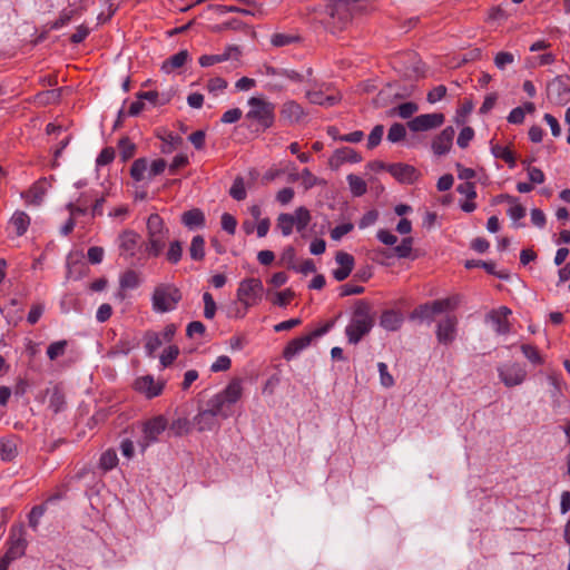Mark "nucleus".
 I'll return each instance as SVG.
<instances>
[{"label":"nucleus","instance_id":"1","mask_svg":"<svg viewBox=\"0 0 570 570\" xmlns=\"http://www.w3.org/2000/svg\"><path fill=\"white\" fill-rule=\"evenodd\" d=\"M375 324L372 305L365 299L354 302L350 323L345 327V335L350 344L356 345L366 336Z\"/></svg>","mask_w":570,"mask_h":570},{"label":"nucleus","instance_id":"2","mask_svg":"<svg viewBox=\"0 0 570 570\" xmlns=\"http://www.w3.org/2000/svg\"><path fill=\"white\" fill-rule=\"evenodd\" d=\"M249 110L245 118L255 127L256 131L269 129L275 121V105L263 98L252 97L248 99Z\"/></svg>","mask_w":570,"mask_h":570},{"label":"nucleus","instance_id":"3","mask_svg":"<svg viewBox=\"0 0 570 570\" xmlns=\"http://www.w3.org/2000/svg\"><path fill=\"white\" fill-rule=\"evenodd\" d=\"M183 295L178 287L173 284H159L151 295L153 309L157 313H167L176 309Z\"/></svg>","mask_w":570,"mask_h":570},{"label":"nucleus","instance_id":"4","mask_svg":"<svg viewBox=\"0 0 570 570\" xmlns=\"http://www.w3.org/2000/svg\"><path fill=\"white\" fill-rule=\"evenodd\" d=\"M312 220L311 212L304 207H297L294 214L282 213L276 219V227L283 236H289L293 228L296 227L298 233L304 232Z\"/></svg>","mask_w":570,"mask_h":570},{"label":"nucleus","instance_id":"5","mask_svg":"<svg viewBox=\"0 0 570 570\" xmlns=\"http://www.w3.org/2000/svg\"><path fill=\"white\" fill-rule=\"evenodd\" d=\"M460 299L458 296H450L442 299H435L419 305L412 312V318L432 322L435 315L444 312L454 311L459 306Z\"/></svg>","mask_w":570,"mask_h":570},{"label":"nucleus","instance_id":"6","mask_svg":"<svg viewBox=\"0 0 570 570\" xmlns=\"http://www.w3.org/2000/svg\"><path fill=\"white\" fill-rule=\"evenodd\" d=\"M168 429V420L159 414L141 424V438L138 440L140 452L144 453L150 445L159 442L160 435Z\"/></svg>","mask_w":570,"mask_h":570},{"label":"nucleus","instance_id":"7","mask_svg":"<svg viewBox=\"0 0 570 570\" xmlns=\"http://www.w3.org/2000/svg\"><path fill=\"white\" fill-rule=\"evenodd\" d=\"M334 322H327L321 327L312 331L308 334L302 335L299 337H295L292 341L287 343L283 351V357L286 361L293 360L295 356H297L302 351L307 348L313 340L321 337L330 332V330L333 327Z\"/></svg>","mask_w":570,"mask_h":570},{"label":"nucleus","instance_id":"8","mask_svg":"<svg viewBox=\"0 0 570 570\" xmlns=\"http://www.w3.org/2000/svg\"><path fill=\"white\" fill-rule=\"evenodd\" d=\"M264 286L259 278H245L237 288V299L246 307L256 305L263 296Z\"/></svg>","mask_w":570,"mask_h":570},{"label":"nucleus","instance_id":"9","mask_svg":"<svg viewBox=\"0 0 570 570\" xmlns=\"http://www.w3.org/2000/svg\"><path fill=\"white\" fill-rule=\"evenodd\" d=\"M500 381L507 387H514L523 384L527 380L528 372L525 366L518 362H508L497 367Z\"/></svg>","mask_w":570,"mask_h":570},{"label":"nucleus","instance_id":"10","mask_svg":"<svg viewBox=\"0 0 570 570\" xmlns=\"http://www.w3.org/2000/svg\"><path fill=\"white\" fill-rule=\"evenodd\" d=\"M140 236L135 230L127 229L119 234L117 238L119 256L135 265L139 249Z\"/></svg>","mask_w":570,"mask_h":570},{"label":"nucleus","instance_id":"11","mask_svg":"<svg viewBox=\"0 0 570 570\" xmlns=\"http://www.w3.org/2000/svg\"><path fill=\"white\" fill-rule=\"evenodd\" d=\"M8 544L9 547L6 552L8 559L13 561L24 554L28 542L26 540V530L23 524H14L11 527Z\"/></svg>","mask_w":570,"mask_h":570},{"label":"nucleus","instance_id":"12","mask_svg":"<svg viewBox=\"0 0 570 570\" xmlns=\"http://www.w3.org/2000/svg\"><path fill=\"white\" fill-rule=\"evenodd\" d=\"M547 94L551 101L564 106L570 101V80L569 78L556 77L548 83Z\"/></svg>","mask_w":570,"mask_h":570},{"label":"nucleus","instance_id":"13","mask_svg":"<svg viewBox=\"0 0 570 570\" xmlns=\"http://www.w3.org/2000/svg\"><path fill=\"white\" fill-rule=\"evenodd\" d=\"M458 317L455 315H445L436 324V340L442 345L452 344L458 334Z\"/></svg>","mask_w":570,"mask_h":570},{"label":"nucleus","instance_id":"14","mask_svg":"<svg viewBox=\"0 0 570 570\" xmlns=\"http://www.w3.org/2000/svg\"><path fill=\"white\" fill-rule=\"evenodd\" d=\"M445 117L441 112L423 114L412 118L407 122L411 131H428L443 125Z\"/></svg>","mask_w":570,"mask_h":570},{"label":"nucleus","instance_id":"15","mask_svg":"<svg viewBox=\"0 0 570 570\" xmlns=\"http://www.w3.org/2000/svg\"><path fill=\"white\" fill-rule=\"evenodd\" d=\"M135 390L145 394L147 399H154L163 393L164 381H155L151 375L137 377L134 383Z\"/></svg>","mask_w":570,"mask_h":570},{"label":"nucleus","instance_id":"16","mask_svg":"<svg viewBox=\"0 0 570 570\" xmlns=\"http://www.w3.org/2000/svg\"><path fill=\"white\" fill-rule=\"evenodd\" d=\"M511 309L507 306H501L498 309H492L487 318L492 322L494 331L499 335H505L510 332V323L508 321L511 315Z\"/></svg>","mask_w":570,"mask_h":570},{"label":"nucleus","instance_id":"17","mask_svg":"<svg viewBox=\"0 0 570 570\" xmlns=\"http://www.w3.org/2000/svg\"><path fill=\"white\" fill-rule=\"evenodd\" d=\"M455 130L452 126L445 127L432 141V150L436 156L448 154L452 147Z\"/></svg>","mask_w":570,"mask_h":570},{"label":"nucleus","instance_id":"18","mask_svg":"<svg viewBox=\"0 0 570 570\" xmlns=\"http://www.w3.org/2000/svg\"><path fill=\"white\" fill-rule=\"evenodd\" d=\"M387 171L402 184H413L417 179V170L407 164L387 165Z\"/></svg>","mask_w":570,"mask_h":570},{"label":"nucleus","instance_id":"19","mask_svg":"<svg viewBox=\"0 0 570 570\" xmlns=\"http://www.w3.org/2000/svg\"><path fill=\"white\" fill-rule=\"evenodd\" d=\"M335 261L340 267L333 269L332 275L337 282L345 281L354 268V257L348 253L337 252Z\"/></svg>","mask_w":570,"mask_h":570},{"label":"nucleus","instance_id":"20","mask_svg":"<svg viewBox=\"0 0 570 570\" xmlns=\"http://www.w3.org/2000/svg\"><path fill=\"white\" fill-rule=\"evenodd\" d=\"M305 116L303 107L294 100H288L283 104L281 109V119L287 124L293 125Z\"/></svg>","mask_w":570,"mask_h":570},{"label":"nucleus","instance_id":"21","mask_svg":"<svg viewBox=\"0 0 570 570\" xmlns=\"http://www.w3.org/2000/svg\"><path fill=\"white\" fill-rule=\"evenodd\" d=\"M217 416H219V414L216 413L212 406H208L206 410L198 412L194 417V424L199 432L212 431L217 425Z\"/></svg>","mask_w":570,"mask_h":570},{"label":"nucleus","instance_id":"22","mask_svg":"<svg viewBox=\"0 0 570 570\" xmlns=\"http://www.w3.org/2000/svg\"><path fill=\"white\" fill-rule=\"evenodd\" d=\"M239 50L235 46H228L223 53L218 55H204L199 58V65L204 68L214 66L216 63H220L227 61L232 58L237 59L239 56Z\"/></svg>","mask_w":570,"mask_h":570},{"label":"nucleus","instance_id":"23","mask_svg":"<svg viewBox=\"0 0 570 570\" xmlns=\"http://www.w3.org/2000/svg\"><path fill=\"white\" fill-rule=\"evenodd\" d=\"M403 322L402 313L395 309H385L380 318V325L390 332L400 330Z\"/></svg>","mask_w":570,"mask_h":570},{"label":"nucleus","instance_id":"24","mask_svg":"<svg viewBox=\"0 0 570 570\" xmlns=\"http://www.w3.org/2000/svg\"><path fill=\"white\" fill-rule=\"evenodd\" d=\"M181 223L190 230L205 227L206 218L199 208L186 210L181 215Z\"/></svg>","mask_w":570,"mask_h":570},{"label":"nucleus","instance_id":"25","mask_svg":"<svg viewBox=\"0 0 570 570\" xmlns=\"http://www.w3.org/2000/svg\"><path fill=\"white\" fill-rule=\"evenodd\" d=\"M174 94L171 91L159 92L157 90L139 91L136 94L137 99L147 100L154 106H165L170 102Z\"/></svg>","mask_w":570,"mask_h":570},{"label":"nucleus","instance_id":"26","mask_svg":"<svg viewBox=\"0 0 570 570\" xmlns=\"http://www.w3.org/2000/svg\"><path fill=\"white\" fill-rule=\"evenodd\" d=\"M218 394L233 404H236L243 395V380L239 377L232 379L227 386Z\"/></svg>","mask_w":570,"mask_h":570},{"label":"nucleus","instance_id":"27","mask_svg":"<svg viewBox=\"0 0 570 570\" xmlns=\"http://www.w3.org/2000/svg\"><path fill=\"white\" fill-rule=\"evenodd\" d=\"M235 404L224 399L218 393L210 397L207 402V406H212L220 417L227 419L233 414L232 407Z\"/></svg>","mask_w":570,"mask_h":570},{"label":"nucleus","instance_id":"28","mask_svg":"<svg viewBox=\"0 0 570 570\" xmlns=\"http://www.w3.org/2000/svg\"><path fill=\"white\" fill-rule=\"evenodd\" d=\"M9 224L14 228L17 236H22L27 233L30 226V217L26 212L16 210L11 216Z\"/></svg>","mask_w":570,"mask_h":570},{"label":"nucleus","instance_id":"29","mask_svg":"<svg viewBox=\"0 0 570 570\" xmlns=\"http://www.w3.org/2000/svg\"><path fill=\"white\" fill-rule=\"evenodd\" d=\"M189 52L187 50H180L177 53L170 56L163 62L161 69L166 73L174 71L175 69L181 68L188 60Z\"/></svg>","mask_w":570,"mask_h":570},{"label":"nucleus","instance_id":"30","mask_svg":"<svg viewBox=\"0 0 570 570\" xmlns=\"http://www.w3.org/2000/svg\"><path fill=\"white\" fill-rule=\"evenodd\" d=\"M306 97L309 100V102L325 107L335 106L340 100L337 96H325L321 90H308L306 92Z\"/></svg>","mask_w":570,"mask_h":570},{"label":"nucleus","instance_id":"31","mask_svg":"<svg viewBox=\"0 0 570 570\" xmlns=\"http://www.w3.org/2000/svg\"><path fill=\"white\" fill-rule=\"evenodd\" d=\"M168 234L149 235L146 250L153 257H158L165 248Z\"/></svg>","mask_w":570,"mask_h":570},{"label":"nucleus","instance_id":"32","mask_svg":"<svg viewBox=\"0 0 570 570\" xmlns=\"http://www.w3.org/2000/svg\"><path fill=\"white\" fill-rule=\"evenodd\" d=\"M18 455L17 441L14 438L0 439V460L11 461Z\"/></svg>","mask_w":570,"mask_h":570},{"label":"nucleus","instance_id":"33","mask_svg":"<svg viewBox=\"0 0 570 570\" xmlns=\"http://www.w3.org/2000/svg\"><path fill=\"white\" fill-rule=\"evenodd\" d=\"M189 256L193 261L200 262L205 258V238L202 235H196L191 238L189 246Z\"/></svg>","mask_w":570,"mask_h":570},{"label":"nucleus","instance_id":"34","mask_svg":"<svg viewBox=\"0 0 570 570\" xmlns=\"http://www.w3.org/2000/svg\"><path fill=\"white\" fill-rule=\"evenodd\" d=\"M491 153L495 158L504 160L508 164L509 168L512 169L515 167L517 159L513 151L509 147L501 145H492Z\"/></svg>","mask_w":570,"mask_h":570},{"label":"nucleus","instance_id":"35","mask_svg":"<svg viewBox=\"0 0 570 570\" xmlns=\"http://www.w3.org/2000/svg\"><path fill=\"white\" fill-rule=\"evenodd\" d=\"M500 199H504L511 204L508 209V215L513 220H520L525 216V208L518 203V198L511 195L504 194L500 195Z\"/></svg>","mask_w":570,"mask_h":570},{"label":"nucleus","instance_id":"36","mask_svg":"<svg viewBox=\"0 0 570 570\" xmlns=\"http://www.w3.org/2000/svg\"><path fill=\"white\" fill-rule=\"evenodd\" d=\"M168 233L169 230L165 227L163 218L156 213L150 214L147 219V236Z\"/></svg>","mask_w":570,"mask_h":570},{"label":"nucleus","instance_id":"37","mask_svg":"<svg viewBox=\"0 0 570 570\" xmlns=\"http://www.w3.org/2000/svg\"><path fill=\"white\" fill-rule=\"evenodd\" d=\"M145 351L147 356L154 357L156 351L164 344L160 334L156 332H147L145 334Z\"/></svg>","mask_w":570,"mask_h":570},{"label":"nucleus","instance_id":"38","mask_svg":"<svg viewBox=\"0 0 570 570\" xmlns=\"http://www.w3.org/2000/svg\"><path fill=\"white\" fill-rule=\"evenodd\" d=\"M49 409L55 413H59L66 409V399L63 392L55 386L49 397Z\"/></svg>","mask_w":570,"mask_h":570},{"label":"nucleus","instance_id":"39","mask_svg":"<svg viewBox=\"0 0 570 570\" xmlns=\"http://www.w3.org/2000/svg\"><path fill=\"white\" fill-rule=\"evenodd\" d=\"M122 289H135L140 285L139 274L134 269H127L119 279Z\"/></svg>","mask_w":570,"mask_h":570},{"label":"nucleus","instance_id":"40","mask_svg":"<svg viewBox=\"0 0 570 570\" xmlns=\"http://www.w3.org/2000/svg\"><path fill=\"white\" fill-rule=\"evenodd\" d=\"M414 239L411 236L402 238L399 245L393 247V254L397 258H410L413 249Z\"/></svg>","mask_w":570,"mask_h":570},{"label":"nucleus","instance_id":"41","mask_svg":"<svg viewBox=\"0 0 570 570\" xmlns=\"http://www.w3.org/2000/svg\"><path fill=\"white\" fill-rule=\"evenodd\" d=\"M346 179L353 196L361 197L366 193L367 186L363 178L357 175L350 174Z\"/></svg>","mask_w":570,"mask_h":570},{"label":"nucleus","instance_id":"42","mask_svg":"<svg viewBox=\"0 0 570 570\" xmlns=\"http://www.w3.org/2000/svg\"><path fill=\"white\" fill-rule=\"evenodd\" d=\"M148 170V161L146 158L136 159L130 168V176L136 181L145 179V174Z\"/></svg>","mask_w":570,"mask_h":570},{"label":"nucleus","instance_id":"43","mask_svg":"<svg viewBox=\"0 0 570 570\" xmlns=\"http://www.w3.org/2000/svg\"><path fill=\"white\" fill-rule=\"evenodd\" d=\"M183 257V244L180 240H173L169 243L168 250L166 253V259L168 263L176 265Z\"/></svg>","mask_w":570,"mask_h":570},{"label":"nucleus","instance_id":"44","mask_svg":"<svg viewBox=\"0 0 570 570\" xmlns=\"http://www.w3.org/2000/svg\"><path fill=\"white\" fill-rule=\"evenodd\" d=\"M335 156L342 163L346 161L351 164H356L362 160L361 155L355 149L350 147L337 149Z\"/></svg>","mask_w":570,"mask_h":570},{"label":"nucleus","instance_id":"45","mask_svg":"<svg viewBox=\"0 0 570 570\" xmlns=\"http://www.w3.org/2000/svg\"><path fill=\"white\" fill-rule=\"evenodd\" d=\"M520 348L524 357L528 358L530 363L533 365L543 364V357L534 345L522 344Z\"/></svg>","mask_w":570,"mask_h":570},{"label":"nucleus","instance_id":"46","mask_svg":"<svg viewBox=\"0 0 570 570\" xmlns=\"http://www.w3.org/2000/svg\"><path fill=\"white\" fill-rule=\"evenodd\" d=\"M118 464V458L115 450H107L105 451L99 460V466L104 471H110Z\"/></svg>","mask_w":570,"mask_h":570},{"label":"nucleus","instance_id":"47","mask_svg":"<svg viewBox=\"0 0 570 570\" xmlns=\"http://www.w3.org/2000/svg\"><path fill=\"white\" fill-rule=\"evenodd\" d=\"M168 428L175 436H181L190 431V422L186 417H178Z\"/></svg>","mask_w":570,"mask_h":570},{"label":"nucleus","instance_id":"48","mask_svg":"<svg viewBox=\"0 0 570 570\" xmlns=\"http://www.w3.org/2000/svg\"><path fill=\"white\" fill-rule=\"evenodd\" d=\"M118 148L122 160L127 161L134 156L136 145L128 137H122L119 139Z\"/></svg>","mask_w":570,"mask_h":570},{"label":"nucleus","instance_id":"49","mask_svg":"<svg viewBox=\"0 0 570 570\" xmlns=\"http://www.w3.org/2000/svg\"><path fill=\"white\" fill-rule=\"evenodd\" d=\"M229 195L235 200H238V202L244 200L246 198L247 193H246L245 183H244L243 177L238 176L234 179L233 185L229 189Z\"/></svg>","mask_w":570,"mask_h":570},{"label":"nucleus","instance_id":"50","mask_svg":"<svg viewBox=\"0 0 570 570\" xmlns=\"http://www.w3.org/2000/svg\"><path fill=\"white\" fill-rule=\"evenodd\" d=\"M68 342L66 340L56 341L48 346L47 356L50 361H55L65 354Z\"/></svg>","mask_w":570,"mask_h":570},{"label":"nucleus","instance_id":"51","mask_svg":"<svg viewBox=\"0 0 570 570\" xmlns=\"http://www.w3.org/2000/svg\"><path fill=\"white\" fill-rule=\"evenodd\" d=\"M405 136H406L405 126L400 122H395L389 129L387 140L395 144V142L403 140L405 138Z\"/></svg>","mask_w":570,"mask_h":570},{"label":"nucleus","instance_id":"52","mask_svg":"<svg viewBox=\"0 0 570 570\" xmlns=\"http://www.w3.org/2000/svg\"><path fill=\"white\" fill-rule=\"evenodd\" d=\"M179 355V348L176 345H169L161 353L159 361L163 367H168Z\"/></svg>","mask_w":570,"mask_h":570},{"label":"nucleus","instance_id":"53","mask_svg":"<svg viewBox=\"0 0 570 570\" xmlns=\"http://www.w3.org/2000/svg\"><path fill=\"white\" fill-rule=\"evenodd\" d=\"M204 301V316L207 320H213L216 315L217 306L213 295L209 292L203 294Z\"/></svg>","mask_w":570,"mask_h":570},{"label":"nucleus","instance_id":"54","mask_svg":"<svg viewBox=\"0 0 570 570\" xmlns=\"http://www.w3.org/2000/svg\"><path fill=\"white\" fill-rule=\"evenodd\" d=\"M60 89H50L37 95V101L42 105L56 104L60 99Z\"/></svg>","mask_w":570,"mask_h":570},{"label":"nucleus","instance_id":"55","mask_svg":"<svg viewBox=\"0 0 570 570\" xmlns=\"http://www.w3.org/2000/svg\"><path fill=\"white\" fill-rule=\"evenodd\" d=\"M46 505L45 504H38V505H35L31 511L29 512L28 514V520H29V525L30 528H32L35 531L38 529V525L40 523V519L42 518V515L45 514L46 512Z\"/></svg>","mask_w":570,"mask_h":570},{"label":"nucleus","instance_id":"56","mask_svg":"<svg viewBox=\"0 0 570 570\" xmlns=\"http://www.w3.org/2000/svg\"><path fill=\"white\" fill-rule=\"evenodd\" d=\"M377 370L380 373L381 385L386 389L392 387L395 382H394L393 376L389 373L387 365L384 362H379Z\"/></svg>","mask_w":570,"mask_h":570},{"label":"nucleus","instance_id":"57","mask_svg":"<svg viewBox=\"0 0 570 570\" xmlns=\"http://www.w3.org/2000/svg\"><path fill=\"white\" fill-rule=\"evenodd\" d=\"M383 134H384L383 125L374 126L368 135V138H367V148L373 149L376 146H379L382 140Z\"/></svg>","mask_w":570,"mask_h":570},{"label":"nucleus","instance_id":"58","mask_svg":"<svg viewBox=\"0 0 570 570\" xmlns=\"http://www.w3.org/2000/svg\"><path fill=\"white\" fill-rule=\"evenodd\" d=\"M298 41V37L285 33H274L271 38V43L274 47H285Z\"/></svg>","mask_w":570,"mask_h":570},{"label":"nucleus","instance_id":"59","mask_svg":"<svg viewBox=\"0 0 570 570\" xmlns=\"http://www.w3.org/2000/svg\"><path fill=\"white\" fill-rule=\"evenodd\" d=\"M514 62V56L508 51H500L494 57V65L498 69L504 70L507 66Z\"/></svg>","mask_w":570,"mask_h":570},{"label":"nucleus","instance_id":"60","mask_svg":"<svg viewBox=\"0 0 570 570\" xmlns=\"http://www.w3.org/2000/svg\"><path fill=\"white\" fill-rule=\"evenodd\" d=\"M354 228V225L352 223H343V224H340L337 226H335L332 230H331V238L333 240H341L342 237H344L346 234H348L350 232H352Z\"/></svg>","mask_w":570,"mask_h":570},{"label":"nucleus","instance_id":"61","mask_svg":"<svg viewBox=\"0 0 570 570\" xmlns=\"http://www.w3.org/2000/svg\"><path fill=\"white\" fill-rule=\"evenodd\" d=\"M419 109L417 105L412 101L403 102L396 107L397 115L403 118L407 119L412 117L414 112H416Z\"/></svg>","mask_w":570,"mask_h":570},{"label":"nucleus","instance_id":"62","mask_svg":"<svg viewBox=\"0 0 570 570\" xmlns=\"http://www.w3.org/2000/svg\"><path fill=\"white\" fill-rule=\"evenodd\" d=\"M232 366V360L227 355H220L216 358V361L210 365V371L214 373L217 372H226Z\"/></svg>","mask_w":570,"mask_h":570},{"label":"nucleus","instance_id":"63","mask_svg":"<svg viewBox=\"0 0 570 570\" xmlns=\"http://www.w3.org/2000/svg\"><path fill=\"white\" fill-rule=\"evenodd\" d=\"M220 223H222V228L228 233L229 235H234L235 232H236V227H237V220L236 218L228 214V213H224L222 215V219H220Z\"/></svg>","mask_w":570,"mask_h":570},{"label":"nucleus","instance_id":"64","mask_svg":"<svg viewBox=\"0 0 570 570\" xmlns=\"http://www.w3.org/2000/svg\"><path fill=\"white\" fill-rule=\"evenodd\" d=\"M115 158V150L114 148L111 147H106L104 148L97 159H96V165L98 167H102V166H106V165H109Z\"/></svg>","mask_w":570,"mask_h":570}]
</instances>
